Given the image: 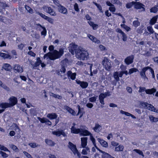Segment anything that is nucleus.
<instances>
[{
  "label": "nucleus",
  "mask_w": 158,
  "mask_h": 158,
  "mask_svg": "<svg viewBox=\"0 0 158 158\" xmlns=\"http://www.w3.org/2000/svg\"><path fill=\"white\" fill-rule=\"evenodd\" d=\"M54 46L50 45L49 46L48 49L50 51L53 50L52 52H49L45 54L44 56V59H49L51 60H54L56 59L60 58L64 54V48H60L59 51L56 50H54Z\"/></svg>",
  "instance_id": "obj_1"
},
{
  "label": "nucleus",
  "mask_w": 158,
  "mask_h": 158,
  "mask_svg": "<svg viewBox=\"0 0 158 158\" xmlns=\"http://www.w3.org/2000/svg\"><path fill=\"white\" fill-rule=\"evenodd\" d=\"M89 56L88 52L81 48L80 49H78L76 52V57L78 59L80 60H86L88 59Z\"/></svg>",
  "instance_id": "obj_2"
},
{
  "label": "nucleus",
  "mask_w": 158,
  "mask_h": 158,
  "mask_svg": "<svg viewBox=\"0 0 158 158\" xmlns=\"http://www.w3.org/2000/svg\"><path fill=\"white\" fill-rule=\"evenodd\" d=\"M10 103H0V107L3 109H6L7 108L12 107L17 103V98L14 96L10 97L9 99Z\"/></svg>",
  "instance_id": "obj_3"
},
{
  "label": "nucleus",
  "mask_w": 158,
  "mask_h": 158,
  "mask_svg": "<svg viewBox=\"0 0 158 158\" xmlns=\"http://www.w3.org/2000/svg\"><path fill=\"white\" fill-rule=\"evenodd\" d=\"M68 147L73 152L74 155H75L77 154V156L78 157H79V158H80V156H81V155L78 152L76 148V147L75 145H74L71 142H69Z\"/></svg>",
  "instance_id": "obj_4"
},
{
  "label": "nucleus",
  "mask_w": 158,
  "mask_h": 158,
  "mask_svg": "<svg viewBox=\"0 0 158 158\" xmlns=\"http://www.w3.org/2000/svg\"><path fill=\"white\" fill-rule=\"evenodd\" d=\"M102 64L104 67L108 71H110L111 66V63L108 59L106 57H104L102 61Z\"/></svg>",
  "instance_id": "obj_5"
},
{
  "label": "nucleus",
  "mask_w": 158,
  "mask_h": 158,
  "mask_svg": "<svg viewBox=\"0 0 158 158\" xmlns=\"http://www.w3.org/2000/svg\"><path fill=\"white\" fill-rule=\"evenodd\" d=\"M139 88V89L138 91L139 93L145 91L147 94L154 95V93L156 92V89L154 88L147 89H146L144 87H140Z\"/></svg>",
  "instance_id": "obj_6"
},
{
  "label": "nucleus",
  "mask_w": 158,
  "mask_h": 158,
  "mask_svg": "<svg viewBox=\"0 0 158 158\" xmlns=\"http://www.w3.org/2000/svg\"><path fill=\"white\" fill-rule=\"evenodd\" d=\"M81 48H79L77 45H76L73 43L71 44H70V46L69 47V50L70 52L73 55L75 53L76 55V52L77 50L80 49Z\"/></svg>",
  "instance_id": "obj_7"
},
{
  "label": "nucleus",
  "mask_w": 158,
  "mask_h": 158,
  "mask_svg": "<svg viewBox=\"0 0 158 158\" xmlns=\"http://www.w3.org/2000/svg\"><path fill=\"white\" fill-rule=\"evenodd\" d=\"M67 66L66 64H64L61 65V68L60 70H57L56 71V74L60 76L61 77H62V75L61 74L60 72L61 73H64L66 71V68Z\"/></svg>",
  "instance_id": "obj_8"
},
{
  "label": "nucleus",
  "mask_w": 158,
  "mask_h": 158,
  "mask_svg": "<svg viewBox=\"0 0 158 158\" xmlns=\"http://www.w3.org/2000/svg\"><path fill=\"white\" fill-rule=\"evenodd\" d=\"M44 10L51 15L55 16L56 15V12L50 7L45 6L43 8Z\"/></svg>",
  "instance_id": "obj_9"
},
{
  "label": "nucleus",
  "mask_w": 158,
  "mask_h": 158,
  "mask_svg": "<svg viewBox=\"0 0 158 158\" xmlns=\"http://www.w3.org/2000/svg\"><path fill=\"white\" fill-rule=\"evenodd\" d=\"M86 127L84 126H81V129L80 134L83 136L89 135L90 133L86 130Z\"/></svg>",
  "instance_id": "obj_10"
},
{
  "label": "nucleus",
  "mask_w": 158,
  "mask_h": 158,
  "mask_svg": "<svg viewBox=\"0 0 158 158\" xmlns=\"http://www.w3.org/2000/svg\"><path fill=\"white\" fill-rule=\"evenodd\" d=\"M144 5L139 2H135L134 3V7L136 9H141L142 11H145V9L144 7Z\"/></svg>",
  "instance_id": "obj_11"
},
{
  "label": "nucleus",
  "mask_w": 158,
  "mask_h": 158,
  "mask_svg": "<svg viewBox=\"0 0 158 158\" xmlns=\"http://www.w3.org/2000/svg\"><path fill=\"white\" fill-rule=\"evenodd\" d=\"M52 134L56 136L59 137L61 135L64 137L66 136L67 135L63 130H56V131H53L52 132Z\"/></svg>",
  "instance_id": "obj_12"
},
{
  "label": "nucleus",
  "mask_w": 158,
  "mask_h": 158,
  "mask_svg": "<svg viewBox=\"0 0 158 158\" xmlns=\"http://www.w3.org/2000/svg\"><path fill=\"white\" fill-rule=\"evenodd\" d=\"M13 70L14 72L15 73H22L23 71V67L20 66L19 64H15L14 65Z\"/></svg>",
  "instance_id": "obj_13"
},
{
  "label": "nucleus",
  "mask_w": 158,
  "mask_h": 158,
  "mask_svg": "<svg viewBox=\"0 0 158 158\" xmlns=\"http://www.w3.org/2000/svg\"><path fill=\"white\" fill-rule=\"evenodd\" d=\"M134 56L133 55L127 56L124 60V62L127 65H129L132 63L133 61Z\"/></svg>",
  "instance_id": "obj_14"
},
{
  "label": "nucleus",
  "mask_w": 158,
  "mask_h": 158,
  "mask_svg": "<svg viewBox=\"0 0 158 158\" xmlns=\"http://www.w3.org/2000/svg\"><path fill=\"white\" fill-rule=\"evenodd\" d=\"M142 106H146L147 108L150 110H151L152 111L157 112V110L156 111V108L152 105L148 104V103L145 102H143L141 103Z\"/></svg>",
  "instance_id": "obj_15"
},
{
  "label": "nucleus",
  "mask_w": 158,
  "mask_h": 158,
  "mask_svg": "<svg viewBox=\"0 0 158 158\" xmlns=\"http://www.w3.org/2000/svg\"><path fill=\"white\" fill-rule=\"evenodd\" d=\"M76 81L77 84L79 85L83 89H85L88 86V83L86 82L81 81L77 79L76 80Z\"/></svg>",
  "instance_id": "obj_16"
},
{
  "label": "nucleus",
  "mask_w": 158,
  "mask_h": 158,
  "mask_svg": "<svg viewBox=\"0 0 158 158\" xmlns=\"http://www.w3.org/2000/svg\"><path fill=\"white\" fill-rule=\"evenodd\" d=\"M149 68H150V67L147 66L145 67H144L141 70L140 73V75L141 76V77L144 78V79H148V78L145 75V72L149 69Z\"/></svg>",
  "instance_id": "obj_17"
},
{
  "label": "nucleus",
  "mask_w": 158,
  "mask_h": 158,
  "mask_svg": "<svg viewBox=\"0 0 158 158\" xmlns=\"http://www.w3.org/2000/svg\"><path fill=\"white\" fill-rule=\"evenodd\" d=\"M64 109L66 110L73 116H75L76 114L75 111L68 106H64Z\"/></svg>",
  "instance_id": "obj_18"
},
{
  "label": "nucleus",
  "mask_w": 158,
  "mask_h": 158,
  "mask_svg": "<svg viewBox=\"0 0 158 158\" xmlns=\"http://www.w3.org/2000/svg\"><path fill=\"white\" fill-rule=\"evenodd\" d=\"M107 94L106 93H101L99 96V99L100 102L102 104L104 105L105 104L104 100Z\"/></svg>",
  "instance_id": "obj_19"
},
{
  "label": "nucleus",
  "mask_w": 158,
  "mask_h": 158,
  "mask_svg": "<svg viewBox=\"0 0 158 158\" xmlns=\"http://www.w3.org/2000/svg\"><path fill=\"white\" fill-rule=\"evenodd\" d=\"M116 31L117 32L120 34L123 37L122 39L123 41H125L127 40V36L123 32L122 30L119 29L118 28L116 29Z\"/></svg>",
  "instance_id": "obj_20"
},
{
  "label": "nucleus",
  "mask_w": 158,
  "mask_h": 158,
  "mask_svg": "<svg viewBox=\"0 0 158 158\" xmlns=\"http://www.w3.org/2000/svg\"><path fill=\"white\" fill-rule=\"evenodd\" d=\"M87 137H83L81 138V145L82 148H85L86 147V146L87 145Z\"/></svg>",
  "instance_id": "obj_21"
},
{
  "label": "nucleus",
  "mask_w": 158,
  "mask_h": 158,
  "mask_svg": "<svg viewBox=\"0 0 158 158\" xmlns=\"http://www.w3.org/2000/svg\"><path fill=\"white\" fill-rule=\"evenodd\" d=\"M58 11L63 14H65L67 13V9L64 6L61 5L58 8Z\"/></svg>",
  "instance_id": "obj_22"
},
{
  "label": "nucleus",
  "mask_w": 158,
  "mask_h": 158,
  "mask_svg": "<svg viewBox=\"0 0 158 158\" xmlns=\"http://www.w3.org/2000/svg\"><path fill=\"white\" fill-rule=\"evenodd\" d=\"M67 74L69 78H70L73 80L75 79L76 75L75 73H73L71 71H69L67 72Z\"/></svg>",
  "instance_id": "obj_23"
},
{
  "label": "nucleus",
  "mask_w": 158,
  "mask_h": 158,
  "mask_svg": "<svg viewBox=\"0 0 158 158\" xmlns=\"http://www.w3.org/2000/svg\"><path fill=\"white\" fill-rule=\"evenodd\" d=\"M71 133L74 134H77L79 133H80L81 126L80 127V128H76L74 126H72L71 128Z\"/></svg>",
  "instance_id": "obj_24"
},
{
  "label": "nucleus",
  "mask_w": 158,
  "mask_h": 158,
  "mask_svg": "<svg viewBox=\"0 0 158 158\" xmlns=\"http://www.w3.org/2000/svg\"><path fill=\"white\" fill-rule=\"evenodd\" d=\"M98 140L102 146L105 148H107L108 147L107 143L103 139L98 138Z\"/></svg>",
  "instance_id": "obj_25"
},
{
  "label": "nucleus",
  "mask_w": 158,
  "mask_h": 158,
  "mask_svg": "<svg viewBox=\"0 0 158 158\" xmlns=\"http://www.w3.org/2000/svg\"><path fill=\"white\" fill-rule=\"evenodd\" d=\"M88 37L93 42L97 44L100 43V41L99 40L97 39L94 37L93 35L90 34H89L88 35Z\"/></svg>",
  "instance_id": "obj_26"
},
{
  "label": "nucleus",
  "mask_w": 158,
  "mask_h": 158,
  "mask_svg": "<svg viewBox=\"0 0 158 158\" xmlns=\"http://www.w3.org/2000/svg\"><path fill=\"white\" fill-rule=\"evenodd\" d=\"M47 117L50 119L52 120L56 119L57 117V115L55 113H52L48 114L47 115Z\"/></svg>",
  "instance_id": "obj_27"
},
{
  "label": "nucleus",
  "mask_w": 158,
  "mask_h": 158,
  "mask_svg": "<svg viewBox=\"0 0 158 158\" xmlns=\"http://www.w3.org/2000/svg\"><path fill=\"white\" fill-rule=\"evenodd\" d=\"M10 20L5 17L0 15V21L7 24L9 22Z\"/></svg>",
  "instance_id": "obj_28"
},
{
  "label": "nucleus",
  "mask_w": 158,
  "mask_h": 158,
  "mask_svg": "<svg viewBox=\"0 0 158 158\" xmlns=\"http://www.w3.org/2000/svg\"><path fill=\"white\" fill-rule=\"evenodd\" d=\"M101 126L99 125L98 124L96 123L95 127H93V129L95 131L98 133L101 131Z\"/></svg>",
  "instance_id": "obj_29"
},
{
  "label": "nucleus",
  "mask_w": 158,
  "mask_h": 158,
  "mask_svg": "<svg viewBox=\"0 0 158 158\" xmlns=\"http://www.w3.org/2000/svg\"><path fill=\"white\" fill-rule=\"evenodd\" d=\"M10 128L11 130H13L15 131H17L18 132L20 130L19 127L17 125L16 123H13L10 126Z\"/></svg>",
  "instance_id": "obj_30"
},
{
  "label": "nucleus",
  "mask_w": 158,
  "mask_h": 158,
  "mask_svg": "<svg viewBox=\"0 0 158 158\" xmlns=\"http://www.w3.org/2000/svg\"><path fill=\"white\" fill-rule=\"evenodd\" d=\"M120 113L122 114H125L126 116H130L133 118H136V117L135 116L128 112L124 111L123 110H121L120 111Z\"/></svg>",
  "instance_id": "obj_31"
},
{
  "label": "nucleus",
  "mask_w": 158,
  "mask_h": 158,
  "mask_svg": "<svg viewBox=\"0 0 158 158\" xmlns=\"http://www.w3.org/2000/svg\"><path fill=\"white\" fill-rule=\"evenodd\" d=\"M0 56L4 58H9L10 59L11 58V56L10 55L4 53L0 52Z\"/></svg>",
  "instance_id": "obj_32"
},
{
  "label": "nucleus",
  "mask_w": 158,
  "mask_h": 158,
  "mask_svg": "<svg viewBox=\"0 0 158 158\" xmlns=\"http://www.w3.org/2000/svg\"><path fill=\"white\" fill-rule=\"evenodd\" d=\"M158 10V3L156 5L152 7L150 9V12L151 13H156Z\"/></svg>",
  "instance_id": "obj_33"
},
{
  "label": "nucleus",
  "mask_w": 158,
  "mask_h": 158,
  "mask_svg": "<svg viewBox=\"0 0 158 158\" xmlns=\"http://www.w3.org/2000/svg\"><path fill=\"white\" fill-rule=\"evenodd\" d=\"M45 143L48 144L51 146H54L55 143L51 139H46L45 140Z\"/></svg>",
  "instance_id": "obj_34"
},
{
  "label": "nucleus",
  "mask_w": 158,
  "mask_h": 158,
  "mask_svg": "<svg viewBox=\"0 0 158 158\" xmlns=\"http://www.w3.org/2000/svg\"><path fill=\"white\" fill-rule=\"evenodd\" d=\"M2 68L6 70L9 71L10 70L11 66L9 64H5L2 67Z\"/></svg>",
  "instance_id": "obj_35"
},
{
  "label": "nucleus",
  "mask_w": 158,
  "mask_h": 158,
  "mask_svg": "<svg viewBox=\"0 0 158 158\" xmlns=\"http://www.w3.org/2000/svg\"><path fill=\"white\" fill-rule=\"evenodd\" d=\"M25 9L27 10V12H28L30 14H32L33 13H34V11L33 9L31 8L29 6L25 5Z\"/></svg>",
  "instance_id": "obj_36"
},
{
  "label": "nucleus",
  "mask_w": 158,
  "mask_h": 158,
  "mask_svg": "<svg viewBox=\"0 0 158 158\" xmlns=\"http://www.w3.org/2000/svg\"><path fill=\"white\" fill-rule=\"evenodd\" d=\"M85 148V149L82 150L81 153L84 155H87L88 153L90 152L89 148L88 147Z\"/></svg>",
  "instance_id": "obj_37"
},
{
  "label": "nucleus",
  "mask_w": 158,
  "mask_h": 158,
  "mask_svg": "<svg viewBox=\"0 0 158 158\" xmlns=\"http://www.w3.org/2000/svg\"><path fill=\"white\" fill-rule=\"evenodd\" d=\"M124 147L123 145H119L118 147H116L115 148V151H123Z\"/></svg>",
  "instance_id": "obj_38"
},
{
  "label": "nucleus",
  "mask_w": 158,
  "mask_h": 158,
  "mask_svg": "<svg viewBox=\"0 0 158 158\" xmlns=\"http://www.w3.org/2000/svg\"><path fill=\"white\" fill-rule=\"evenodd\" d=\"M157 19V17L156 16L153 17L150 20V24L152 25L154 24L156 22Z\"/></svg>",
  "instance_id": "obj_39"
},
{
  "label": "nucleus",
  "mask_w": 158,
  "mask_h": 158,
  "mask_svg": "<svg viewBox=\"0 0 158 158\" xmlns=\"http://www.w3.org/2000/svg\"><path fill=\"white\" fill-rule=\"evenodd\" d=\"M135 19H136V20L134 21L133 22V25L135 27H137L140 24V23L138 21V18H135Z\"/></svg>",
  "instance_id": "obj_40"
},
{
  "label": "nucleus",
  "mask_w": 158,
  "mask_h": 158,
  "mask_svg": "<svg viewBox=\"0 0 158 158\" xmlns=\"http://www.w3.org/2000/svg\"><path fill=\"white\" fill-rule=\"evenodd\" d=\"M35 14L37 15H39L40 16L43 18V19H46V18H47V16L45 15L40 13L38 11H36L35 12Z\"/></svg>",
  "instance_id": "obj_41"
},
{
  "label": "nucleus",
  "mask_w": 158,
  "mask_h": 158,
  "mask_svg": "<svg viewBox=\"0 0 158 158\" xmlns=\"http://www.w3.org/2000/svg\"><path fill=\"white\" fill-rule=\"evenodd\" d=\"M113 76L116 81H119V78L118 76V72H115L114 73Z\"/></svg>",
  "instance_id": "obj_42"
},
{
  "label": "nucleus",
  "mask_w": 158,
  "mask_h": 158,
  "mask_svg": "<svg viewBox=\"0 0 158 158\" xmlns=\"http://www.w3.org/2000/svg\"><path fill=\"white\" fill-rule=\"evenodd\" d=\"M50 96L60 99H61L62 98V97L61 96L57 95L52 93H51Z\"/></svg>",
  "instance_id": "obj_43"
},
{
  "label": "nucleus",
  "mask_w": 158,
  "mask_h": 158,
  "mask_svg": "<svg viewBox=\"0 0 158 158\" xmlns=\"http://www.w3.org/2000/svg\"><path fill=\"white\" fill-rule=\"evenodd\" d=\"M135 2H132L129 3H127L126 5V7L127 8L129 9L131 8L132 5H134Z\"/></svg>",
  "instance_id": "obj_44"
},
{
  "label": "nucleus",
  "mask_w": 158,
  "mask_h": 158,
  "mask_svg": "<svg viewBox=\"0 0 158 158\" xmlns=\"http://www.w3.org/2000/svg\"><path fill=\"white\" fill-rule=\"evenodd\" d=\"M102 158H111V156L107 153L105 152L102 155Z\"/></svg>",
  "instance_id": "obj_45"
},
{
  "label": "nucleus",
  "mask_w": 158,
  "mask_h": 158,
  "mask_svg": "<svg viewBox=\"0 0 158 158\" xmlns=\"http://www.w3.org/2000/svg\"><path fill=\"white\" fill-rule=\"evenodd\" d=\"M133 151L139 154V155H141L143 157H144V155L143 154V152L141 150L137 149H134Z\"/></svg>",
  "instance_id": "obj_46"
},
{
  "label": "nucleus",
  "mask_w": 158,
  "mask_h": 158,
  "mask_svg": "<svg viewBox=\"0 0 158 158\" xmlns=\"http://www.w3.org/2000/svg\"><path fill=\"white\" fill-rule=\"evenodd\" d=\"M28 145L32 148H35L40 146V145L37 144L35 143H29Z\"/></svg>",
  "instance_id": "obj_47"
},
{
  "label": "nucleus",
  "mask_w": 158,
  "mask_h": 158,
  "mask_svg": "<svg viewBox=\"0 0 158 158\" xmlns=\"http://www.w3.org/2000/svg\"><path fill=\"white\" fill-rule=\"evenodd\" d=\"M92 66H93L92 64H90V65L89 67V69H90V76H93V73H94V74H96L97 72V70H94L93 71V73L92 72Z\"/></svg>",
  "instance_id": "obj_48"
},
{
  "label": "nucleus",
  "mask_w": 158,
  "mask_h": 158,
  "mask_svg": "<svg viewBox=\"0 0 158 158\" xmlns=\"http://www.w3.org/2000/svg\"><path fill=\"white\" fill-rule=\"evenodd\" d=\"M46 20H47L49 23L51 24H53L54 21V19L51 18L47 16L46 19Z\"/></svg>",
  "instance_id": "obj_49"
},
{
  "label": "nucleus",
  "mask_w": 158,
  "mask_h": 158,
  "mask_svg": "<svg viewBox=\"0 0 158 158\" xmlns=\"http://www.w3.org/2000/svg\"><path fill=\"white\" fill-rule=\"evenodd\" d=\"M138 71V69L136 68H132L129 69L128 74H131L134 72H135Z\"/></svg>",
  "instance_id": "obj_50"
},
{
  "label": "nucleus",
  "mask_w": 158,
  "mask_h": 158,
  "mask_svg": "<svg viewBox=\"0 0 158 158\" xmlns=\"http://www.w3.org/2000/svg\"><path fill=\"white\" fill-rule=\"evenodd\" d=\"M150 119L152 122H156L158 121V118L154 117L152 116L149 117Z\"/></svg>",
  "instance_id": "obj_51"
},
{
  "label": "nucleus",
  "mask_w": 158,
  "mask_h": 158,
  "mask_svg": "<svg viewBox=\"0 0 158 158\" xmlns=\"http://www.w3.org/2000/svg\"><path fill=\"white\" fill-rule=\"evenodd\" d=\"M111 2L112 3H115L120 6L122 4V3L119 0H111Z\"/></svg>",
  "instance_id": "obj_52"
},
{
  "label": "nucleus",
  "mask_w": 158,
  "mask_h": 158,
  "mask_svg": "<svg viewBox=\"0 0 158 158\" xmlns=\"http://www.w3.org/2000/svg\"><path fill=\"white\" fill-rule=\"evenodd\" d=\"M121 26L122 27H123L127 31H130L131 29V28L129 27L125 24H124L121 25Z\"/></svg>",
  "instance_id": "obj_53"
},
{
  "label": "nucleus",
  "mask_w": 158,
  "mask_h": 158,
  "mask_svg": "<svg viewBox=\"0 0 158 158\" xmlns=\"http://www.w3.org/2000/svg\"><path fill=\"white\" fill-rule=\"evenodd\" d=\"M38 119L42 123H46L47 119V118H41L40 117H38Z\"/></svg>",
  "instance_id": "obj_54"
},
{
  "label": "nucleus",
  "mask_w": 158,
  "mask_h": 158,
  "mask_svg": "<svg viewBox=\"0 0 158 158\" xmlns=\"http://www.w3.org/2000/svg\"><path fill=\"white\" fill-rule=\"evenodd\" d=\"M10 147L14 150L17 152L18 150V149L17 147L15 145L13 144H11L10 145Z\"/></svg>",
  "instance_id": "obj_55"
},
{
  "label": "nucleus",
  "mask_w": 158,
  "mask_h": 158,
  "mask_svg": "<svg viewBox=\"0 0 158 158\" xmlns=\"http://www.w3.org/2000/svg\"><path fill=\"white\" fill-rule=\"evenodd\" d=\"M41 63H40L39 61H36L33 64H31L33 66V68H35L38 66H39Z\"/></svg>",
  "instance_id": "obj_56"
},
{
  "label": "nucleus",
  "mask_w": 158,
  "mask_h": 158,
  "mask_svg": "<svg viewBox=\"0 0 158 158\" xmlns=\"http://www.w3.org/2000/svg\"><path fill=\"white\" fill-rule=\"evenodd\" d=\"M97 97H93L89 98V100L90 102H94L96 101L97 99Z\"/></svg>",
  "instance_id": "obj_57"
},
{
  "label": "nucleus",
  "mask_w": 158,
  "mask_h": 158,
  "mask_svg": "<svg viewBox=\"0 0 158 158\" xmlns=\"http://www.w3.org/2000/svg\"><path fill=\"white\" fill-rule=\"evenodd\" d=\"M43 31H41V34L42 35L45 36L46 35L47 31L45 27H44L43 29Z\"/></svg>",
  "instance_id": "obj_58"
},
{
  "label": "nucleus",
  "mask_w": 158,
  "mask_h": 158,
  "mask_svg": "<svg viewBox=\"0 0 158 158\" xmlns=\"http://www.w3.org/2000/svg\"><path fill=\"white\" fill-rule=\"evenodd\" d=\"M149 69L150 71L151 72V73H152V77L153 78L155 79V76L154 72V70L150 67V68Z\"/></svg>",
  "instance_id": "obj_59"
},
{
  "label": "nucleus",
  "mask_w": 158,
  "mask_h": 158,
  "mask_svg": "<svg viewBox=\"0 0 158 158\" xmlns=\"http://www.w3.org/2000/svg\"><path fill=\"white\" fill-rule=\"evenodd\" d=\"M54 3L58 7V8L61 6L60 4L59 3V2L58 0H52Z\"/></svg>",
  "instance_id": "obj_60"
},
{
  "label": "nucleus",
  "mask_w": 158,
  "mask_h": 158,
  "mask_svg": "<svg viewBox=\"0 0 158 158\" xmlns=\"http://www.w3.org/2000/svg\"><path fill=\"white\" fill-rule=\"evenodd\" d=\"M1 87H2V88L8 91L10 90L9 88L5 84H2Z\"/></svg>",
  "instance_id": "obj_61"
},
{
  "label": "nucleus",
  "mask_w": 158,
  "mask_h": 158,
  "mask_svg": "<svg viewBox=\"0 0 158 158\" xmlns=\"http://www.w3.org/2000/svg\"><path fill=\"white\" fill-rule=\"evenodd\" d=\"M0 149L5 151H8L6 147L3 145H1V144H0Z\"/></svg>",
  "instance_id": "obj_62"
},
{
  "label": "nucleus",
  "mask_w": 158,
  "mask_h": 158,
  "mask_svg": "<svg viewBox=\"0 0 158 158\" xmlns=\"http://www.w3.org/2000/svg\"><path fill=\"white\" fill-rule=\"evenodd\" d=\"M23 153L24 155L28 158H32L31 155L26 152L24 151Z\"/></svg>",
  "instance_id": "obj_63"
},
{
  "label": "nucleus",
  "mask_w": 158,
  "mask_h": 158,
  "mask_svg": "<svg viewBox=\"0 0 158 158\" xmlns=\"http://www.w3.org/2000/svg\"><path fill=\"white\" fill-rule=\"evenodd\" d=\"M0 154H1L2 156L4 158H6L8 156V155L7 154L2 151H0Z\"/></svg>",
  "instance_id": "obj_64"
}]
</instances>
